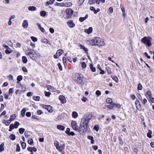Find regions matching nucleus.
<instances>
[{
    "instance_id": "1",
    "label": "nucleus",
    "mask_w": 154,
    "mask_h": 154,
    "mask_svg": "<svg viewBox=\"0 0 154 154\" xmlns=\"http://www.w3.org/2000/svg\"><path fill=\"white\" fill-rule=\"evenodd\" d=\"M92 116L91 113H88L82 118L79 126V129L81 132L84 133L87 130L89 121L92 118Z\"/></svg>"
},
{
    "instance_id": "2",
    "label": "nucleus",
    "mask_w": 154,
    "mask_h": 154,
    "mask_svg": "<svg viewBox=\"0 0 154 154\" xmlns=\"http://www.w3.org/2000/svg\"><path fill=\"white\" fill-rule=\"evenodd\" d=\"M89 42L91 45L92 46H97L99 47H101L105 46L106 44L103 40L98 37H95L93 39L89 40Z\"/></svg>"
},
{
    "instance_id": "3",
    "label": "nucleus",
    "mask_w": 154,
    "mask_h": 154,
    "mask_svg": "<svg viewBox=\"0 0 154 154\" xmlns=\"http://www.w3.org/2000/svg\"><path fill=\"white\" fill-rule=\"evenodd\" d=\"M83 76L81 74L75 73L73 75L74 81L80 85L84 84L83 82Z\"/></svg>"
},
{
    "instance_id": "4",
    "label": "nucleus",
    "mask_w": 154,
    "mask_h": 154,
    "mask_svg": "<svg viewBox=\"0 0 154 154\" xmlns=\"http://www.w3.org/2000/svg\"><path fill=\"white\" fill-rule=\"evenodd\" d=\"M152 38L149 36H145L141 39V42L144 44H146L148 47L152 45Z\"/></svg>"
},
{
    "instance_id": "5",
    "label": "nucleus",
    "mask_w": 154,
    "mask_h": 154,
    "mask_svg": "<svg viewBox=\"0 0 154 154\" xmlns=\"http://www.w3.org/2000/svg\"><path fill=\"white\" fill-rule=\"evenodd\" d=\"M26 54L27 55L29 56L31 59H33V58L34 57L35 52L33 50L28 48L26 51Z\"/></svg>"
},
{
    "instance_id": "6",
    "label": "nucleus",
    "mask_w": 154,
    "mask_h": 154,
    "mask_svg": "<svg viewBox=\"0 0 154 154\" xmlns=\"http://www.w3.org/2000/svg\"><path fill=\"white\" fill-rule=\"evenodd\" d=\"M71 126L73 129L75 131L81 132L79 129V127L77 125L75 121H72L71 122Z\"/></svg>"
},
{
    "instance_id": "7",
    "label": "nucleus",
    "mask_w": 154,
    "mask_h": 154,
    "mask_svg": "<svg viewBox=\"0 0 154 154\" xmlns=\"http://www.w3.org/2000/svg\"><path fill=\"white\" fill-rule=\"evenodd\" d=\"M65 12L68 18L70 17L73 13L72 10L70 8L67 9L65 11Z\"/></svg>"
},
{
    "instance_id": "8",
    "label": "nucleus",
    "mask_w": 154,
    "mask_h": 154,
    "mask_svg": "<svg viewBox=\"0 0 154 154\" xmlns=\"http://www.w3.org/2000/svg\"><path fill=\"white\" fill-rule=\"evenodd\" d=\"M43 108L46 109L50 112H52V108L50 105H43L42 106Z\"/></svg>"
},
{
    "instance_id": "9",
    "label": "nucleus",
    "mask_w": 154,
    "mask_h": 154,
    "mask_svg": "<svg viewBox=\"0 0 154 154\" xmlns=\"http://www.w3.org/2000/svg\"><path fill=\"white\" fill-rule=\"evenodd\" d=\"M59 99L62 103H64L66 102V100L65 97L63 95H60Z\"/></svg>"
},
{
    "instance_id": "10",
    "label": "nucleus",
    "mask_w": 154,
    "mask_h": 154,
    "mask_svg": "<svg viewBox=\"0 0 154 154\" xmlns=\"http://www.w3.org/2000/svg\"><path fill=\"white\" fill-rule=\"evenodd\" d=\"M79 47L81 49H83L85 51V52L86 54H88V50L87 48H85V47H84V46L81 44H80Z\"/></svg>"
},
{
    "instance_id": "11",
    "label": "nucleus",
    "mask_w": 154,
    "mask_h": 154,
    "mask_svg": "<svg viewBox=\"0 0 154 154\" xmlns=\"http://www.w3.org/2000/svg\"><path fill=\"white\" fill-rule=\"evenodd\" d=\"M22 26L23 28H26L28 26V23L27 21L26 20H23Z\"/></svg>"
},
{
    "instance_id": "12",
    "label": "nucleus",
    "mask_w": 154,
    "mask_h": 154,
    "mask_svg": "<svg viewBox=\"0 0 154 154\" xmlns=\"http://www.w3.org/2000/svg\"><path fill=\"white\" fill-rule=\"evenodd\" d=\"M92 31L93 29L92 27H89L88 29H85V32L88 34L91 33L92 32Z\"/></svg>"
},
{
    "instance_id": "13",
    "label": "nucleus",
    "mask_w": 154,
    "mask_h": 154,
    "mask_svg": "<svg viewBox=\"0 0 154 154\" xmlns=\"http://www.w3.org/2000/svg\"><path fill=\"white\" fill-rule=\"evenodd\" d=\"M65 146V145L64 144L61 145L60 146H59L57 148L58 149H57L58 150L59 152H62Z\"/></svg>"
},
{
    "instance_id": "14",
    "label": "nucleus",
    "mask_w": 154,
    "mask_h": 154,
    "mask_svg": "<svg viewBox=\"0 0 154 154\" xmlns=\"http://www.w3.org/2000/svg\"><path fill=\"white\" fill-rule=\"evenodd\" d=\"M68 26L71 28L74 27L75 26V24L72 21H69L67 22Z\"/></svg>"
},
{
    "instance_id": "15",
    "label": "nucleus",
    "mask_w": 154,
    "mask_h": 154,
    "mask_svg": "<svg viewBox=\"0 0 154 154\" xmlns=\"http://www.w3.org/2000/svg\"><path fill=\"white\" fill-rule=\"evenodd\" d=\"M55 0H50L49 1H48L46 3V6H48L49 5H52L53 4Z\"/></svg>"
},
{
    "instance_id": "16",
    "label": "nucleus",
    "mask_w": 154,
    "mask_h": 154,
    "mask_svg": "<svg viewBox=\"0 0 154 154\" xmlns=\"http://www.w3.org/2000/svg\"><path fill=\"white\" fill-rule=\"evenodd\" d=\"M88 17V14H86L85 17H81L79 18V21L81 22H83Z\"/></svg>"
},
{
    "instance_id": "17",
    "label": "nucleus",
    "mask_w": 154,
    "mask_h": 154,
    "mask_svg": "<svg viewBox=\"0 0 154 154\" xmlns=\"http://www.w3.org/2000/svg\"><path fill=\"white\" fill-rule=\"evenodd\" d=\"M57 127L58 129L62 131H64L65 129V127L61 125H58Z\"/></svg>"
},
{
    "instance_id": "18",
    "label": "nucleus",
    "mask_w": 154,
    "mask_h": 154,
    "mask_svg": "<svg viewBox=\"0 0 154 154\" xmlns=\"http://www.w3.org/2000/svg\"><path fill=\"white\" fill-rule=\"evenodd\" d=\"M110 105H107V107L108 108L110 109H115V106H114V103H112L110 104Z\"/></svg>"
},
{
    "instance_id": "19",
    "label": "nucleus",
    "mask_w": 154,
    "mask_h": 154,
    "mask_svg": "<svg viewBox=\"0 0 154 154\" xmlns=\"http://www.w3.org/2000/svg\"><path fill=\"white\" fill-rule=\"evenodd\" d=\"M121 8V10L122 11L123 15L124 17H125L126 16V14H125V10L123 6H122L121 5L120 6Z\"/></svg>"
},
{
    "instance_id": "20",
    "label": "nucleus",
    "mask_w": 154,
    "mask_h": 154,
    "mask_svg": "<svg viewBox=\"0 0 154 154\" xmlns=\"http://www.w3.org/2000/svg\"><path fill=\"white\" fill-rule=\"evenodd\" d=\"M13 51V50L9 47L5 51V52L6 54H10Z\"/></svg>"
},
{
    "instance_id": "21",
    "label": "nucleus",
    "mask_w": 154,
    "mask_h": 154,
    "mask_svg": "<svg viewBox=\"0 0 154 154\" xmlns=\"http://www.w3.org/2000/svg\"><path fill=\"white\" fill-rule=\"evenodd\" d=\"M64 52V51L62 49H60L58 50L57 52H56V53L59 56H60Z\"/></svg>"
},
{
    "instance_id": "22",
    "label": "nucleus",
    "mask_w": 154,
    "mask_h": 154,
    "mask_svg": "<svg viewBox=\"0 0 154 154\" xmlns=\"http://www.w3.org/2000/svg\"><path fill=\"white\" fill-rule=\"evenodd\" d=\"M72 2H68L64 3V6H65V7H70L72 6Z\"/></svg>"
},
{
    "instance_id": "23",
    "label": "nucleus",
    "mask_w": 154,
    "mask_h": 154,
    "mask_svg": "<svg viewBox=\"0 0 154 154\" xmlns=\"http://www.w3.org/2000/svg\"><path fill=\"white\" fill-rule=\"evenodd\" d=\"M47 88H48V90L51 91H53L54 90V88L52 87L50 85H47L46 86Z\"/></svg>"
},
{
    "instance_id": "24",
    "label": "nucleus",
    "mask_w": 154,
    "mask_h": 154,
    "mask_svg": "<svg viewBox=\"0 0 154 154\" xmlns=\"http://www.w3.org/2000/svg\"><path fill=\"white\" fill-rule=\"evenodd\" d=\"M89 67L91 69V70L93 72H95L96 71V69L95 67L93 66V65L92 64H90L89 65Z\"/></svg>"
},
{
    "instance_id": "25",
    "label": "nucleus",
    "mask_w": 154,
    "mask_h": 154,
    "mask_svg": "<svg viewBox=\"0 0 154 154\" xmlns=\"http://www.w3.org/2000/svg\"><path fill=\"white\" fill-rule=\"evenodd\" d=\"M23 79V77L21 75L18 76L17 78V83H19V82L21 81Z\"/></svg>"
},
{
    "instance_id": "26",
    "label": "nucleus",
    "mask_w": 154,
    "mask_h": 154,
    "mask_svg": "<svg viewBox=\"0 0 154 154\" xmlns=\"http://www.w3.org/2000/svg\"><path fill=\"white\" fill-rule=\"evenodd\" d=\"M36 8L34 6H30L28 7V10L30 11H34L36 10Z\"/></svg>"
},
{
    "instance_id": "27",
    "label": "nucleus",
    "mask_w": 154,
    "mask_h": 154,
    "mask_svg": "<svg viewBox=\"0 0 154 154\" xmlns=\"http://www.w3.org/2000/svg\"><path fill=\"white\" fill-rule=\"evenodd\" d=\"M26 112V108H23L21 111V114L23 117L25 116V113Z\"/></svg>"
},
{
    "instance_id": "28",
    "label": "nucleus",
    "mask_w": 154,
    "mask_h": 154,
    "mask_svg": "<svg viewBox=\"0 0 154 154\" xmlns=\"http://www.w3.org/2000/svg\"><path fill=\"white\" fill-rule=\"evenodd\" d=\"M16 116L15 114H14L11 115L10 116V120L11 121L14 120L16 118Z\"/></svg>"
},
{
    "instance_id": "29",
    "label": "nucleus",
    "mask_w": 154,
    "mask_h": 154,
    "mask_svg": "<svg viewBox=\"0 0 154 154\" xmlns=\"http://www.w3.org/2000/svg\"><path fill=\"white\" fill-rule=\"evenodd\" d=\"M72 115L74 118H76L78 117V114L76 112L74 111L72 112Z\"/></svg>"
},
{
    "instance_id": "30",
    "label": "nucleus",
    "mask_w": 154,
    "mask_h": 154,
    "mask_svg": "<svg viewBox=\"0 0 154 154\" xmlns=\"http://www.w3.org/2000/svg\"><path fill=\"white\" fill-rule=\"evenodd\" d=\"M4 144L3 143H2L0 145V152H2L4 151Z\"/></svg>"
},
{
    "instance_id": "31",
    "label": "nucleus",
    "mask_w": 154,
    "mask_h": 154,
    "mask_svg": "<svg viewBox=\"0 0 154 154\" xmlns=\"http://www.w3.org/2000/svg\"><path fill=\"white\" fill-rule=\"evenodd\" d=\"M42 42L44 43L48 44H50V43L47 39L45 38L42 40Z\"/></svg>"
},
{
    "instance_id": "32",
    "label": "nucleus",
    "mask_w": 154,
    "mask_h": 154,
    "mask_svg": "<svg viewBox=\"0 0 154 154\" xmlns=\"http://www.w3.org/2000/svg\"><path fill=\"white\" fill-rule=\"evenodd\" d=\"M22 60L23 62L24 63H26L27 62V59L26 57L23 56L22 57Z\"/></svg>"
},
{
    "instance_id": "33",
    "label": "nucleus",
    "mask_w": 154,
    "mask_h": 154,
    "mask_svg": "<svg viewBox=\"0 0 154 154\" xmlns=\"http://www.w3.org/2000/svg\"><path fill=\"white\" fill-rule=\"evenodd\" d=\"M147 97L149 98H150L151 97V94L150 91L148 90L146 92Z\"/></svg>"
},
{
    "instance_id": "34",
    "label": "nucleus",
    "mask_w": 154,
    "mask_h": 154,
    "mask_svg": "<svg viewBox=\"0 0 154 154\" xmlns=\"http://www.w3.org/2000/svg\"><path fill=\"white\" fill-rule=\"evenodd\" d=\"M54 146L56 147V149H58V147L59 146V142L57 140H56L54 141Z\"/></svg>"
},
{
    "instance_id": "35",
    "label": "nucleus",
    "mask_w": 154,
    "mask_h": 154,
    "mask_svg": "<svg viewBox=\"0 0 154 154\" xmlns=\"http://www.w3.org/2000/svg\"><path fill=\"white\" fill-rule=\"evenodd\" d=\"M40 14L42 17H44L45 16L46 14V13L45 11H42L40 12Z\"/></svg>"
},
{
    "instance_id": "36",
    "label": "nucleus",
    "mask_w": 154,
    "mask_h": 154,
    "mask_svg": "<svg viewBox=\"0 0 154 154\" xmlns=\"http://www.w3.org/2000/svg\"><path fill=\"white\" fill-rule=\"evenodd\" d=\"M28 143L29 144L32 146L33 144V141L32 139H29L28 141Z\"/></svg>"
},
{
    "instance_id": "37",
    "label": "nucleus",
    "mask_w": 154,
    "mask_h": 154,
    "mask_svg": "<svg viewBox=\"0 0 154 154\" xmlns=\"http://www.w3.org/2000/svg\"><path fill=\"white\" fill-rule=\"evenodd\" d=\"M152 133L151 130L149 131L148 133L147 134V136L149 138L152 137L151 134Z\"/></svg>"
},
{
    "instance_id": "38",
    "label": "nucleus",
    "mask_w": 154,
    "mask_h": 154,
    "mask_svg": "<svg viewBox=\"0 0 154 154\" xmlns=\"http://www.w3.org/2000/svg\"><path fill=\"white\" fill-rule=\"evenodd\" d=\"M112 79L115 81L116 83H118L119 82V80L116 76H114L112 77Z\"/></svg>"
},
{
    "instance_id": "39",
    "label": "nucleus",
    "mask_w": 154,
    "mask_h": 154,
    "mask_svg": "<svg viewBox=\"0 0 154 154\" xmlns=\"http://www.w3.org/2000/svg\"><path fill=\"white\" fill-rule=\"evenodd\" d=\"M25 131L24 128H21L19 129V131L20 134H23Z\"/></svg>"
},
{
    "instance_id": "40",
    "label": "nucleus",
    "mask_w": 154,
    "mask_h": 154,
    "mask_svg": "<svg viewBox=\"0 0 154 154\" xmlns=\"http://www.w3.org/2000/svg\"><path fill=\"white\" fill-rule=\"evenodd\" d=\"M135 104L137 109H138V106H139L140 107V103L138 100H137L135 102Z\"/></svg>"
},
{
    "instance_id": "41",
    "label": "nucleus",
    "mask_w": 154,
    "mask_h": 154,
    "mask_svg": "<svg viewBox=\"0 0 154 154\" xmlns=\"http://www.w3.org/2000/svg\"><path fill=\"white\" fill-rule=\"evenodd\" d=\"M31 38L33 42H35L37 41V38L36 37H34V36H31Z\"/></svg>"
},
{
    "instance_id": "42",
    "label": "nucleus",
    "mask_w": 154,
    "mask_h": 154,
    "mask_svg": "<svg viewBox=\"0 0 154 154\" xmlns=\"http://www.w3.org/2000/svg\"><path fill=\"white\" fill-rule=\"evenodd\" d=\"M20 125L19 123L18 122H16L14 123V128H18V126Z\"/></svg>"
},
{
    "instance_id": "43",
    "label": "nucleus",
    "mask_w": 154,
    "mask_h": 154,
    "mask_svg": "<svg viewBox=\"0 0 154 154\" xmlns=\"http://www.w3.org/2000/svg\"><path fill=\"white\" fill-rule=\"evenodd\" d=\"M88 2L90 5H92L95 3V0H89Z\"/></svg>"
},
{
    "instance_id": "44",
    "label": "nucleus",
    "mask_w": 154,
    "mask_h": 154,
    "mask_svg": "<svg viewBox=\"0 0 154 154\" xmlns=\"http://www.w3.org/2000/svg\"><path fill=\"white\" fill-rule=\"evenodd\" d=\"M106 102L109 104H111L112 103V100L111 98H108L106 100Z\"/></svg>"
},
{
    "instance_id": "45",
    "label": "nucleus",
    "mask_w": 154,
    "mask_h": 154,
    "mask_svg": "<svg viewBox=\"0 0 154 154\" xmlns=\"http://www.w3.org/2000/svg\"><path fill=\"white\" fill-rule=\"evenodd\" d=\"M33 98L35 100L38 101L40 100V97L39 96H34L33 97Z\"/></svg>"
},
{
    "instance_id": "46",
    "label": "nucleus",
    "mask_w": 154,
    "mask_h": 154,
    "mask_svg": "<svg viewBox=\"0 0 154 154\" xmlns=\"http://www.w3.org/2000/svg\"><path fill=\"white\" fill-rule=\"evenodd\" d=\"M81 66L82 69L85 68L86 67V64L84 62H83L81 63Z\"/></svg>"
},
{
    "instance_id": "47",
    "label": "nucleus",
    "mask_w": 154,
    "mask_h": 154,
    "mask_svg": "<svg viewBox=\"0 0 154 154\" xmlns=\"http://www.w3.org/2000/svg\"><path fill=\"white\" fill-rule=\"evenodd\" d=\"M14 125L13 124H11L9 126V131H11L12 130L14 129Z\"/></svg>"
},
{
    "instance_id": "48",
    "label": "nucleus",
    "mask_w": 154,
    "mask_h": 154,
    "mask_svg": "<svg viewBox=\"0 0 154 154\" xmlns=\"http://www.w3.org/2000/svg\"><path fill=\"white\" fill-rule=\"evenodd\" d=\"M9 137L12 140H15L16 139L15 136L13 134H12L11 135H10Z\"/></svg>"
},
{
    "instance_id": "49",
    "label": "nucleus",
    "mask_w": 154,
    "mask_h": 154,
    "mask_svg": "<svg viewBox=\"0 0 154 154\" xmlns=\"http://www.w3.org/2000/svg\"><path fill=\"white\" fill-rule=\"evenodd\" d=\"M21 145L23 149H25L26 147V143L24 142H22Z\"/></svg>"
},
{
    "instance_id": "50",
    "label": "nucleus",
    "mask_w": 154,
    "mask_h": 154,
    "mask_svg": "<svg viewBox=\"0 0 154 154\" xmlns=\"http://www.w3.org/2000/svg\"><path fill=\"white\" fill-rule=\"evenodd\" d=\"M106 69L108 73L109 74H111L112 73V71L110 68L107 67L106 68Z\"/></svg>"
},
{
    "instance_id": "51",
    "label": "nucleus",
    "mask_w": 154,
    "mask_h": 154,
    "mask_svg": "<svg viewBox=\"0 0 154 154\" xmlns=\"http://www.w3.org/2000/svg\"><path fill=\"white\" fill-rule=\"evenodd\" d=\"M115 109L119 108L120 107V105L119 104L114 103Z\"/></svg>"
},
{
    "instance_id": "52",
    "label": "nucleus",
    "mask_w": 154,
    "mask_h": 154,
    "mask_svg": "<svg viewBox=\"0 0 154 154\" xmlns=\"http://www.w3.org/2000/svg\"><path fill=\"white\" fill-rule=\"evenodd\" d=\"M142 89V86L140 83H139L138 85L137 89L139 90H141Z\"/></svg>"
},
{
    "instance_id": "53",
    "label": "nucleus",
    "mask_w": 154,
    "mask_h": 154,
    "mask_svg": "<svg viewBox=\"0 0 154 154\" xmlns=\"http://www.w3.org/2000/svg\"><path fill=\"white\" fill-rule=\"evenodd\" d=\"M45 95L46 96L49 97L51 94V93L49 92H47L46 91L45 92Z\"/></svg>"
},
{
    "instance_id": "54",
    "label": "nucleus",
    "mask_w": 154,
    "mask_h": 154,
    "mask_svg": "<svg viewBox=\"0 0 154 154\" xmlns=\"http://www.w3.org/2000/svg\"><path fill=\"white\" fill-rule=\"evenodd\" d=\"M95 94L97 96H98L101 95V92L100 91L97 90Z\"/></svg>"
},
{
    "instance_id": "55",
    "label": "nucleus",
    "mask_w": 154,
    "mask_h": 154,
    "mask_svg": "<svg viewBox=\"0 0 154 154\" xmlns=\"http://www.w3.org/2000/svg\"><path fill=\"white\" fill-rule=\"evenodd\" d=\"M57 66H58L60 70V71H62L63 69L61 64L60 63H58L57 64Z\"/></svg>"
},
{
    "instance_id": "56",
    "label": "nucleus",
    "mask_w": 154,
    "mask_h": 154,
    "mask_svg": "<svg viewBox=\"0 0 154 154\" xmlns=\"http://www.w3.org/2000/svg\"><path fill=\"white\" fill-rule=\"evenodd\" d=\"M11 122V121H10V119L6 120L5 121V125L7 126L8 125L10 124Z\"/></svg>"
},
{
    "instance_id": "57",
    "label": "nucleus",
    "mask_w": 154,
    "mask_h": 154,
    "mask_svg": "<svg viewBox=\"0 0 154 154\" xmlns=\"http://www.w3.org/2000/svg\"><path fill=\"white\" fill-rule=\"evenodd\" d=\"M20 151V148L19 144L17 145L16 151L17 152H19Z\"/></svg>"
},
{
    "instance_id": "58",
    "label": "nucleus",
    "mask_w": 154,
    "mask_h": 154,
    "mask_svg": "<svg viewBox=\"0 0 154 154\" xmlns=\"http://www.w3.org/2000/svg\"><path fill=\"white\" fill-rule=\"evenodd\" d=\"M49 31H50V32L51 33H54V29L52 28H49Z\"/></svg>"
},
{
    "instance_id": "59",
    "label": "nucleus",
    "mask_w": 154,
    "mask_h": 154,
    "mask_svg": "<svg viewBox=\"0 0 154 154\" xmlns=\"http://www.w3.org/2000/svg\"><path fill=\"white\" fill-rule=\"evenodd\" d=\"M13 88H10L9 89V93L10 94H12L13 93Z\"/></svg>"
},
{
    "instance_id": "60",
    "label": "nucleus",
    "mask_w": 154,
    "mask_h": 154,
    "mask_svg": "<svg viewBox=\"0 0 154 154\" xmlns=\"http://www.w3.org/2000/svg\"><path fill=\"white\" fill-rule=\"evenodd\" d=\"M90 9L91 11H93L94 13V12H95L96 9L93 6L91 7H90Z\"/></svg>"
},
{
    "instance_id": "61",
    "label": "nucleus",
    "mask_w": 154,
    "mask_h": 154,
    "mask_svg": "<svg viewBox=\"0 0 154 154\" xmlns=\"http://www.w3.org/2000/svg\"><path fill=\"white\" fill-rule=\"evenodd\" d=\"M26 115V116L28 117H30L31 116V113L30 112H27Z\"/></svg>"
},
{
    "instance_id": "62",
    "label": "nucleus",
    "mask_w": 154,
    "mask_h": 154,
    "mask_svg": "<svg viewBox=\"0 0 154 154\" xmlns=\"http://www.w3.org/2000/svg\"><path fill=\"white\" fill-rule=\"evenodd\" d=\"M109 11L110 13H112L113 12V9L112 7H110L109 9Z\"/></svg>"
},
{
    "instance_id": "63",
    "label": "nucleus",
    "mask_w": 154,
    "mask_h": 154,
    "mask_svg": "<svg viewBox=\"0 0 154 154\" xmlns=\"http://www.w3.org/2000/svg\"><path fill=\"white\" fill-rule=\"evenodd\" d=\"M94 129L97 131L99 130V127L97 125H95L94 127Z\"/></svg>"
},
{
    "instance_id": "64",
    "label": "nucleus",
    "mask_w": 154,
    "mask_h": 154,
    "mask_svg": "<svg viewBox=\"0 0 154 154\" xmlns=\"http://www.w3.org/2000/svg\"><path fill=\"white\" fill-rule=\"evenodd\" d=\"M85 0H79V4L80 5H81L84 2Z\"/></svg>"
}]
</instances>
